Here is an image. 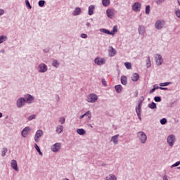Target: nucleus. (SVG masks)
<instances>
[{"label":"nucleus","mask_w":180,"mask_h":180,"mask_svg":"<svg viewBox=\"0 0 180 180\" xmlns=\"http://www.w3.org/2000/svg\"><path fill=\"white\" fill-rule=\"evenodd\" d=\"M136 137L141 144L147 143V134L143 131L136 133Z\"/></svg>","instance_id":"obj_1"},{"label":"nucleus","mask_w":180,"mask_h":180,"mask_svg":"<svg viewBox=\"0 0 180 180\" xmlns=\"http://www.w3.org/2000/svg\"><path fill=\"white\" fill-rule=\"evenodd\" d=\"M141 98H141L139 101L138 106L136 107V115L139 120H141V105H143V101H144V98Z\"/></svg>","instance_id":"obj_2"},{"label":"nucleus","mask_w":180,"mask_h":180,"mask_svg":"<svg viewBox=\"0 0 180 180\" xmlns=\"http://www.w3.org/2000/svg\"><path fill=\"white\" fill-rule=\"evenodd\" d=\"M98 101V96L94 93L90 94L86 96V101L89 103H95Z\"/></svg>","instance_id":"obj_3"},{"label":"nucleus","mask_w":180,"mask_h":180,"mask_svg":"<svg viewBox=\"0 0 180 180\" xmlns=\"http://www.w3.org/2000/svg\"><path fill=\"white\" fill-rule=\"evenodd\" d=\"M25 105H26V99H25V98L20 97L17 100L16 106L18 108V109L23 108Z\"/></svg>","instance_id":"obj_4"},{"label":"nucleus","mask_w":180,"mask_h":180,"mask_svg":"<svg viewBox=\"0 0 180 180\" xmlns=\"http://www.w3.org/2000/svg\"><path fill=\"white\" fill-rule=\"evenodd\" d=\"M175 135L171 134L167 136V141L169 146V147H174V144H175Z\"/></svg>","instance_id":"obj_5"},{"label":"nucleus","mask_w":180,"mask_h":180,"mask_svg":"<svg viewBox=\"0 0 180 180\" xmlns=\"http://www.w3.org/2000/svg\"><path fill=\"white\" fill-rule=\"evenodd\" d=\"M94 63L95 64H96V65H98L101 67L106 63V59L101 57H96L94 59Z\"/></svg>","instance_id":"obj_6"},{"label":"nucleus","mask_w":180,"mask_h":180,"mask_svg":"<svg viewBox=\"0 0 180 180\" xmlns=\"http://www.w3.org/2000/svg\"><path fill=\"white\" fill-rule=\"evenodd\" d=\"M49 70V68L47 67V65H46L45 63H40L38 65V72L40 73H44V72H47V71Z\"/></svg>","instance_id":"obj_7"},{"label":"nucleus","mask_w":180,"mask_h":180,"mask_svg":"<svg viewBox=\"0 0 180 180\" xmlns=\"http://www.w3.org/2000/svg\"><path fill=\"white\" fill-rule=\"evenodd\" d=\"M24 98L25 99V103L29 105L34 103V97L30 94H25Z\"/></svg>","instance_id":"obj_8"},{"label":"nucleus","mask_w":180,"mask_h":180,"mask_svg":"<svg viewBox=\"0 0 180 180\" xmlns=\"http://www.w3.org/2000/svg\"><path fill=\"white\" fill-rule=\"evenodd\" d=\"M43 136V131L41 129H39L36 131L35 136H34V141L35 143H39V139Z\"/></svg>","instance_id":"obj_9"},{"label":"nucleus","mask_w":180,"mask_h":180,"mask_svg":"<svg viewBox=\"0 0 180 180\" xmlns=\"http://www.w3.org/2000/svg\"><path fill=\"white\" fill-rule=\"evenodd\" d=\"M61 148V143H56L54 145L52 146L51 147V150L53 153H58L60 151V149Z\"/></svg>","instance_id":"obj_10"},{"label":"nucleus","mask_w":180,"mask_h":180,"mask_svg":"<svg viewBox=\"0 0 180 180\" xmlns=\"http://www.w3.org/2000/svg\"><path fill=\"white\" fill-rule=\"evenodd\" d=\"M155 63H156L157 65H161V64H162V63L164 61L162 60V56H161V55H160V54L155 55Z\"/></svg>","instance_id":"obj_11"},{"label":"nucleus","mask_w":180,"mask_h":180,"mask_svg":"<svg viewBox=\"0 0 180 180\" xmlns=\"http://www.w3.org/2000/svg\"><path fill=\"white\" fill-rule=\"evenodd\" d=\"M30 127H25L22 131H21V136H22V137L24 139H26V137H27V134H29V131H30Z\"/></svg>","instance_id":"obj_12"},{"label":"nucleus","mask_w":180,"mask_h":180,"mask_svg":"<svg viewBox=\"0 0 180 180\" xmlns=\"http://www.w3.org/2000/svg\"><path fill=\"white\" fill-rule=\"evenodd\" d=\"M132 9L134 12H140V9H141V4L135 2L132 6Z\"/></svg>","instance_id":"obj_13"},{"label":"nucleus","mask_w":180,"mask_h":180,"mask_svg":"<svg viewBox=\"0 0 180 180\" xmlns=\"http://www.w3.org/2000/svg\"><path fill=\"white\" fill-rule=\"evenodd\" d=\"M155 27L158 29V30H161V29L164 27V21L158 20L155 24Z\"/></svg>","instance_id":"obj_14"},{"label":"nucleus","mask_w":180,"mask_h":180,"mask_svg":"<svg viewBox=\"0 0 180 180\" xmlns=\"http://www.w3.org/2000/svg\"><path fill=\"white\" fill-rule=\"evenodd\" d=\"M106 14L108 18H109L110 19H113V18H115V11L110 8L106 10Z\"/></svg>","instance_id":"obj_15"},{"label":"nucleus","mask_w":180,"mask_h":180,"mask_svg":"<svg viewBox=\"0 0 180 180\" xmlns=\"http://www.w3.org/2000/svg\"><path fill=\"white\" fill-rule=\"evenodd\" d=\"M11 166L14 171H16L17 172L19 171V168L18 167V162L15 160H12L11 161Z\"/></svg>","instance_id":"obj_16"},{"label":"nucleus","mask_w":180,"mask_h":180,"mask_svg":"<svg viewBox=\"0 0 180 180\" xmlns=\"http://www.w3.org/2000/svg\"><path fill=\"white\" fill-rule=\"evenodd\" d=\"M116 49H115L112 46H110L108 49L109 57H115L116 56Z\"/></svg>","instance_id":"obj_17"},{"label":"nucleus","mask_w":180,"mask_h":180,"mask_svg":"<svg viewBox=\"0 0 180 180\" xmlns=\"http://www.w3.org/2000/svg\"><path fill=\"white\" fill-rule=\"evenodd\" d=\"M139 34L141 36H144L146 34V27L143 25H140L138 29Z\"/></svg>","instance_id":"obj_18"},{"label":"nucleus","mask_w":180,"mask_h":180,"mask_svg":"<svg viewBox=\"0 0 180 180\" xmlns=\"http://www.w3.org/2000/svg\"><path fill=\"white\" fill-rule=\"evenodd\" d=\"M119 134L115 135L113 136H112L111 140L113 143V144H115V146L118 144L119 143Z\"/></svg>","instance_id":"obj_19"},{"label":"nucleus","mask_w":180,"mask_h":180,"mask_svg":"<svg viewBox=\"0 0 180 180\" xmlns=\"http://www.w3.org/2000/svg\"><path fill=\"white\" fill-rule=\"evenodd\" d=\"M73 16H78L79 15H81V8L76 7L72 13Z\"/></svg>","instance_id":"obj_20"},{"label":"nucleus","mask_w":180,"mask_h":180,"mask_svg":"<svg viewBox=\"0 0 180 180\" xmlns=\"http://www.w3.org/2000/svg\"><path fill=\"white\" fill-rule=\"evenodd\" d=\"M104 180H117V177L113 174H110Z\"/></svg>","instance_id":"obj_21"},{"label":"nucleus","mask_w":180,"mask_h":180,"mask_svg":"<svg viewBox=\"0 0 180 180\" xmlns=\"http://www.w3.org/2000/svg\"><path fill=\"white\" fill-rule=\"evenodd\" d=\"M100 32H101V33H105V34H110L111 36L115 35V33L109 31L108 30H106L105 28H101L100 29Z\"/></svg>","instance_id":"obj_22"},{"label":"nucleus","mask_w":180,"mask_h":180,"mask_svg":"<svg viewBox=\"0 0 180 180\" xmlns=\"http://www.w3.org/2000/svg\"><path fill=\"white\" fill-rule=\"evenodd\" d=\"M139 78H140V76L138 73H134L131 76V80L134 81V82H137V81H139Z\"/></svg>","instance_id":"obj_23"},{"label":"nucleus","mask_w":180,"mask_h":180,"mask_svg":"<svg viewBox=\"0 0 180 180\" xmlns=\"http://www.w3.org/2000/svg\"><path fill=\"white\" fill-rule=\"evenodd\" d=\"M115 89L117 94H122V89H123V86H122L120 84H118L115 86Z\"/></svg>","instance_id":"obj_24"},{"label":"nucleus","mask_w":180,"mask_h":180,"mask_svg":"<svg viewBox=\"0 0 180 180\" xmlns=\"http://www.w3.org/2000/svg\"><path fill=\"white\" fill-rule=\"evenodd\" d=\"M94 11H95V6L91 5L89 6V15L91 16V15H94Z\"/></svg>","instance_id":"obj_25"},{"label":"nucleus","mask_w":180,"mask_h":180,"mask_svg":"<svg viewBox=\"0 0 180 180\" xmlns=\"http://www.w3.org/2000/svg\"><path fill=\"white\" fill-rule=\"evenodd\" d=\"M77 134H79V136H84L86 133V131H85V129L81 128L77 129Z\"/></svg>","instance_id":"obj_26"},{"label":"nucleus","mask_w":180,"mask_h":180,"mask_svg":"<svg viewBox=\"0 0 180 180\" xmlns=\"http://www.w3.org/2000/svg\"><path fill=\"white\" fill-rule=\"evenodd\" d=\"M121 84L122 85H127V77L126 76L121 77Z\"/></svg>","instance_id":"obj_27"},{"label":"nucleus","mask_w":180,"mask_h":180,"mask_svg":"<svg viewBox=\"0 0 180 180\" xmlns=\"http://www.w3.org/2000/svg\"><path fill=\"white\" fill-rule=\"evenodd\" d=\"M83 116H87V120H91L92 118V114L91 113V111L88 110L84 114H83Z\"/></svg>","instance_id":"obj_28"},{"label":"nucleus","mask_w":180,"mask_h":180,"mask_svg":"<svg viewBox=\"0 0 180 180\" xmlns=\"http://www.w3.org/2000/svg\"><path fill=\"white\" fill-rule=\"evenodd\" d=\"M52 65L54 68H58V67H60V63L57 60H53L52 61Z\"/></svg>","instance_id":"obj_29"},{"label":"nucleus","mask_w":180,"mask_h":180,"mask_svg":"<svg viewBox=\"0 0 180 180\" xmlns=\"http://www.w3.org/2000/svg\"><path fill=\"white\" fill-rule=\"evenodd\" d=\"M63 125H58L56 127V133H58V134H60V133H63Z\"/></svg>","instance_id":"obj_30"},{"label":"nucleus","mask_w":180,"mask_h":180,"mask_svg":"<svg viewBox=\"0 0 180 180\" xmlns=\"http://www.w3.org/2000/svg\"><path fill=\"white\" fill-rule=\"evenodd\" d=\"M148 108L150 109H157V104L154 102H152L148 105Z\"/></svg>","instance_id":"obj_31"},{"label":"nucleus","mask_w":180,"mask_h":180,"mask_svg":"<svg viewBox=\"0 0 180 180\" xmlns=\"http://www.w3.org/2000/svg\"><path fill=\"white\" fill-rule=\"evenodd\" d=\"M6 40H8V37L5 35L0 36V44H2L4 41H6Z\"/></svg>","instance_id":"obj_32"},{"label":"nucleus","mask_w":180,"mask_h":180,"mask_svg":"<svg viewBox=\"0 0 180 180\" xmlns=\"http://www.w3.org/2000/svg\"><path fill=\"white\" fill-rule=\"evenodd\" d=\"M34 148L35 150H37V153H39V155L43 156V153L41 152L40 148L37 143L34 144Z\"/></svg>","instance_id":"obj_33"},{"label":"nucleus","mask_w":180,"mask_h":180,"mask_svg":"<svg viewBox=\"0 0 180 180\" xmlns=\"http://www.w3.org/2000/svg\"><path fill=\"white\" fill-rule=\"evenodd\" d=\"M110 4V0H102V4L104 6H109Z\"/></svg>","instance_id":"obj_34"},{"label":"nucleus","mask_w":180,"mask_h":180,"mask_svg":"<svg viewBox=\"0 0 180 180\" xmlns=\"http://www.w3.org/2000/svg\"><path fill=\"white\" fill-rule=\"evenodd\" d=\"M38 5H39V6H40V8H43V6H44V5H46V1L39 0L38 2Z\"/></svg>","instance_id":"obj_35"},{"label":"nucleus","mask_w":180,"mask_h":180,"mask_svg":"<svg viewBox=\"0 0 180 180\" xmlns=\"http://www.w3.org/2000/svg\"><path fill=\"white\" fill-rule=\"evenodd\" d=\"M146 67L147 68H150V67H151V60L150 59V56H148V59L146 60Z\"/></svg>","instance_id":"obj_36"},{"label":"nucleus","mask_w":180,"mask_h":180,"mask_svg":"<svg viewBox=\"0 0 180 180\" xmlns=\"http://www.w3.org/2000/svg\"><path fill=\"white\" fill-rule=\"evenodd\" d=\"M172 82H164V83H160V86L162 87V86H168V85H171Z\"/></svg>","instance_id":"obj_37"},{"label":"nucleus","mask_w":180,"mask_h":180,"mask_svg":"<svg viewBox=\"0 0 180 180\" xmlns=\"http://www.w3.org/2000/svg\"><path fill=\"white\" fill-rule=\"evenodd\" d=\"M37 117V115H30L28 117H27V120L29 122H31V120H34Z\"/></svg>","instance_id":"obj_38"},{"label":"nucleus","mask_w":180,"mask_h":180,"mask_svg":"<svg viewBox=\"0 0 180 180\" xmlns=\"http://www.w3.org/2000/svg\"><path fill=\"white\" fill-rule=\"evenodd\" d=\"M6 153H8V148H3L2 151H1V155L2 157H5L6 155Z\"/></svg>","instance_id":"obj_39"},{"label":"nucleus","mask_w":180,"mask_h":180,"mask_svg":"<svg viewBox=\"0 0 180 180\" xmlns=\"http://www.w3.org/2000/svg\"><path fill=\"white\" fill-rule=\"evenodd\" d=\"M124 65H125L127 70H131V63H130L129 62H126L124 63Z\"/></svg>","instance_id":"obj_40"},{"label":"nucleus","mask_w":180,"mask_h":180,"mask_svg":"<svg viewBox=\"0 0 180 180\" xmlns=\"http://www.w3.org/2000/svg\"><path fill=\"white\" fill-rule=\"evenodd\" d=\"M25 5L28 8V9H32V5H30V2H29V0H25Z\"/></svg>","instance_id":"obj_41"},{"label":"nucleus","mask_w":180,"mask_h":180,"mask_svg":"<svg viewBox=\"0 0 180 180\" xmlns=\"http://www.w3.org/2000/svg\"><path fill=\"white\" fill-rule=\"evenodd\" d=\"M167 118H162L160 120V124H167Z\"/></svg>","instance_id":"obj_42"},{"label":"nucleus","mask_w":180,"mask_h":180,"mask_svg":"<svg viewBox=\"0 0 180 180\" xmlns=\"http://www.w3.org/2000/svg\"><path fill=\"white\" fill-rule=\"evenodd\" d=\"M146 14L150 15V5L146 6Z\"/></svg>","instance_id":"obj_43"},{"label":"nucleus","mask_w":180,"mask_h":180,"mask_svg":"<svg viewBox=\"0 0 180 180\" xmlns=\"http://www.w3.org/2000/svg\"><path fill=\"white\" fill-rule=\"evenodd\" d=\"M175 15L180 19V10L177 8L175 10Z\"/></svg>","instance_id":"obj_44"},{"label":"nucleus","mask_w":180,"mask_h":180,"mask_svg":"<svg viewBox=\"0 0 180 180\" xmlns=\"http://www.w3.org/2000/svg\"><path fill=\"white\" fill-rule=\"evenodd\" d=\"M59 122L61 124H64L65 123V117H60Z\"/></svg>","instance_id":"obj_45"},{"label":"nucleus","mask_w":180,"mask_h":180,"mask_svg":"<svg viewBox=\"0 0 180 180\" xmlns=\"http://www.w3.org/2000/svg\"><path fill=\"white\" fill-rule=\"evenodd\" d=\"M180 165V161H178L176 162V163L173 164L172 166H171V168H174L175 167H179Z\"/></svg>","instance_id":"obj_46"},{"label":"nucleus","mask_w":180,"mask_h":180,"mask_svg":"<svg viewBox=\"0 0 180 180\" xmlns=\"http://www.w3.org/2000/svg\"><path fill=\"white\" fill-rule=\"evenodd\" d=\"M112 33H117V25H115L113 27H112Z\"/></svg>","instance_id":"obj_47"},{"label":"nucleus","mask_w":180,"mask_h":180,"mask_svg":"<svg viewBox=\"0 0 180 180\" xmlns=\"http://www.w3.org/2000/svg\"><path fill=\"white\" fill-rule=\"evenodd\" d=\"M154 101H155V102H161V97L160 96H155Z\"/></svg>","instance_id":"obj_48"},{"label":"nucleus","mask_w":180,"mask_h":180,"mask_svg":"<svg viewBox=\"0 0 180 180\" xmlns=\"http://www.w3.org/2000/svg\"><path fill=\"white\" fill-rule=\"evenodd\" d=\"M165 0H155V4H157V5H161V4H162V2H164Z\"/></svg>","instance_id":"obj_49"},{"label":"nucleus","mask_w":180,"mask_h":180,"mask_svg":"<svg viewBox=\"0 0 180 180\" xmlns=\"http://www.w3.org/2000/svg\"><path fill=\"white\" fill-rule=\"evenodd\" d=\"M80 37H82V39H86L88 37V35L83 33L80 35Z\"/></svg>","instance_id":"obj_50"},{"label":"nucleus","mask_w":180,"mask_h":180,"mask_svg":"<svg viewBox=\"0 0 180 180\" xmlns=\"http://www.w3.org/2000/svg\"><path fill=\"white\" fill-rule=\"evenodd\" d=\"M160 89H161V91H168V88L167 87H160Z\"/></svg>","instance_id":"obj_51"},{"label":"nucleus","mask_w":180,"mask_h":180,"mask_svg":"<svg viewBox=\"0 0 180 180\" xmlns=\"http://www.w3.org/2000/svg\"><path fill=\"white\" fill-rule=\"evenodd\" d=\"M44 53H49V51H50V49L49 48H46L45 49L43 50Z\"/></svg>","instance_id":"obj_52"},{"label":"nucleus","mask_w":180,"mask_h":180,"mask_svg":"<svg viewBox=\"0 0 180 180\" xmlns=\"http://www.w3.org/2000/svg\"><path fill=\"white\" fill-rule=\"evenodd\" d=\"M5 13V11L2 9H0V16H2Z\"/></svg>","instance_id":"obj_53"},{"label":"nucleus","mask_w":180,"mask_h":180,"mask_svg":"<svg viewBox=\"0 0 180 180\" xmlns=\"http://www.w3.org/2000/svg\"><path fill=\"white\" fill-rule=\"evenodd\" d=\"M153 88H154L155 90V89H160V86H158L157 84H155V85L153 86Z\"/></svg>","instance_id":"obj_54"},{"label":"nucleus","mask_w":180,"mask_h":180,"mask_svg":"<svg viewBox=\"0 0 180 180\" xmlns=\"http://www.w3.org/2000/svg\"><path fill=\"white\" fill-rule=\"evenodd\" d=\"M56 99L57 101V102H58V101H60V96H58V94L56 95Z\"/></svg>","instance_id":"obj_55"},{"label":"nucleus","mask_w":180,"mask_h":180,"mask_svg":"<svg viewBox=\"0 0 180 180\" xmlns=\"http://www.w3.org/2000/svg\"><path fill=\"white\" fill-rule=\"evenodd\" d=\"M102 84L106 86V81H105V79H102Z\"/></svg>","instance_id":"obj_56"},{"label":"nucleus","mask_w":180,"mask_h":180,"mask_svg":"<svg viewBox=\"0 0 180 180\" xmlns=\"http://www.w3.org/2000/svg\"><path fill=\"white\" fill-rule=\"evenodd\" d=\"M162 179H163V180H168V177L167 176V175H164V176H162Z\"/></svg>","instance_id":"obj_57"},{"label":"nucleus","mask_w":180,"mask_h":180,"mask_svg":"<svg viewBox=\"0 0 180 180\" xmlns=\"http://www.w3.org/2000/svg\"><path fill=\"white\" fill-rule=\"evenodd\" d=\"M155 90L154 87L150 90V94H153V92H155Z\"/></svg>","instance_id":"obj_58"},{"label":"nucleus","mask_w":180,"mask_h":180,"mask_svg":"<svg viewBox=\"0 0 180 180\" xmlns=\"http://www.w3.org/2000/svg\"><path fill=\"white\" fill-rule=\"evenodd\" d=\"M86 26H87V27H89V26H91V23L86 22Z\"/></svg>","instance_id":"obj_59"},{"label":"nucleus","mask_w":180,"mask_h":180,"mask_svg":"<svg viewBox=\"0 0 180 180\" xmlns=\"http://www.w3.org/2000/svg\"><path fill=\"white\" fill-rule=\"evenodd\" d=\"M0 53H5V49H1V50H0Z\"/></svg>","instance_id":"obj_60"},{"label":"nucleus","mask_w":180,"mask_h":180,"mask_svg":"<svg viewBox=\"0 0 180 180\" xmlns=\"http://www.w3.org/2000/svg\"><path fill=\"white\" fill-rule=\"evenodd\" d=\"M84 117H84V115H81V116L79 117V119H84Z\"/></svg>","instance_id":"obj_61"},{"label":"nucleus","mask_w":180,"mask_h":180,"mask_svg":"<svg viewBox=\"0 0 180 180\" xmlns=\"http://www.w3.org/2000/svg\"><path fill=\"white\" fill-rule=\"evenodd\" d=\"M101 167H106V164L102 163V164H101Z\"/></svg>","instance_id":"obj_62"},{"label":"nucleus","mask_w":180,"mask_h":180,"mask_svg":"<svg viewBox=\"0 0 180 180\" xmlns=\"http://www.w3.org/2000/svg\"><path fill=\"white\" fill-rule=\"evenodd\" d=\"M2 117V112H0V118Z\"/></svg>","instance_id":"obj_63"},{"label":"nucleus","mask_w":180,"mask_h":180,"mask_svg":"<svg viewBox=\"0 0 180 180\" xmlns=\"http://www.w3.org/2000/svg\"><path fill=\"white\" fill-rule=\"evenodd\" d=\"M177 2H178V4H179V5H180V1H177Z\"/></svg>","instance_id":"obj_64"}]
</instances>
